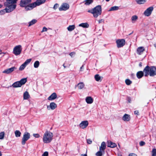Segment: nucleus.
Returning <instances> with one entry per match:
<instances>
[{
  "instance_id": "nucleus-58",
  "label": "nucleus",
  "mask_w": 156,
  "mask_h": 156,
  "mask_svg": "<svg viewBox=\"0 0 156 156\" xmlns=\"http://www.w3.org/2000/svg\"><path fill=\"white\" fill-rule=\"evenodd\" d=\"M131 99H129V102H130V101H131Z\"/></svg>"
},
{
  "instance_id": "nucleus-9",
  "label": "nucleus",
  "mask_w": 156,
  "mask_h": 156,
  "mask_svg": "<svg viewBox=\"0 0 156 156\" xmlns=\"http://www.w3.org/2000/svg\"><path fill=\"white\" fill-rule=\"evenodd\" d=\"M117 47L118 48H121L124 46L126 41L124 39H119L116 41Z\"/></svg>"
},
{
  "instance_id": "nucleus-41",
  "label": "nucleus",
  "mask_w": 156,
  "mask_h": 156,
  "mask_svg": "<svg viewBox=\"0 0 156 156\" xmlns=\"http://www.w3.org/2000/svg\"><path fill=\"white\" fill-rule=\"evenodd\" d=\"M140 145L141 146H143L145 144V143L143 141H141L139 143Z\"/></svg>"
},
{
  "instance_id": "nucleus-29",
  "label": "nucleus",
  "mask_w": 156,
  "mask_h": 156,
  "mask_svg": "<svg viewBox=\"0 0 156 156\" xmlns=\"http://www.w3.org/2000/svg\"><path fill=\"white\" fill-rule=\"evenodd\" d=\"M37 21L36 19H33L31 21H30L29 22V25L28 26L30 27V26L31 25H33V24L37 22Z\"/></svg>"
},
{
  "instance_id": "nucleus-60",
  "label": "nucleus",
  "mask_w": 156,
  "mask_h": 156,
  "mask_svg": "<svg viewBox=\"0 0 156 156\" xmlns=\"http://www.w3.org/2000/svg\"><path fill=\"white\" fill-rule=\"evenodd\" d=\"M107 2H108L110 0H105Z\"/></svg>"
},
{
  "instance_id": "nucleus-47",
  "label": "nucleus",
  "mask_w": 156,
  "mask_h": 156,
  "mask_svg": "<svg viewBox=\"0 0 156 156\" xmlns=\"http://www.w3.org/2000/svg\"><path fill=\"white\" fill-rule=\"evenodd\" d=\"M76 53L74 52H71L69 54V55L72 57L73 55H75Z\"/></svg>"
},
{
  "instance_id": "nucleus-37",
  "label": "nucleus",
  "mask_w": 156,
  "mask_h": 156,
  "mask_svg": "<svg viewBox=\"0 0 156 156\" xmlns=\"http://www.w3.org/2000/svg\"><path fill=\"white\" fill-rule=\"evenodd\" d=\"M138 19V16L136 15H134L132 17V21H135Z\"/></svg>"
},
{
  "instance_id": "nucleus-36",
  "label": "nucleus",
  "mask_w": 156,
  "mask_h": 156,
  "mask_svg": "<svg viewBox=\"0 0 156 156\" xmlns=\"http://www.w3.org/2000/svg\"><path fill=\"white\" fill-rule=\"evenodd\" d=\"M26 66L23 63L20 66L19 68V70H23L26 67Z\"/></svg>"
},
{
  "instance_id": "nucleus-18",
  "label": "nucleus",
  "mask_w": 156,
  "mask_h": 156,
  "mask_svg": "<svg viewBox=\"0 0 156 156\" xmlns=\"http://www.w3.org/2000/svg\"><path fill=\"white\" fill-rule=\"evenodd\" d=\"M117 145L116 144L112 142L111 141H108V145L107 146L108 147L111 148H114L116 147Z\"/></svg>"
},
{
  "instance_id": "nucleus-26",
  "label": "nucleus",
  "mask_w": 156,
  "mask_h": 156,
  "mask_svg": "<svg viewBox=\"0 0 156 156\" xmlns=\"http://www.w3.org/2000/svg\"><path fill=\"white\" fill-rule=\"evenodd\" d=\"M95 80L97 81H101L102 79H101V77L98 74H97L94 76Z\"/></svg>"
},
{
  "instance_id": "nucleus-7",
  "label": "nucleus",
  "mask_w": 156,
  "mask_h": 156,
  "mask_svg": "<svg viewBox=\"0 0 156 156\" xmlns=\"http://www.w3.org/2000/svg\"><path fill=\"white\" fill-rule=\"evenodd\" d=\"M21 45H18L16 46L13 48V53L16 55H20L22 49Z\"/></svg>"
},
{
  "instance_id": "nucleus-59",
  "label": "nucleus",
  "mask_w": 156,
  "mask_h": 156,
  "mask_svg": "<svg viewBox=\"0 0 156 156\" xmlns=\"http://www.w3.org/2000/svg\"><path fill=\"white\" fill-rule=\"evenodd\" d=\"M2 6V5L0 4V8H1Z\"/></svg>"
},
{
  "instance_id": "nucleus-13",
  "label": "nucleus",
  "mask_w": 156,
  "mask_h": 156,
  "mask_svg": "<svg viewBox=\"0 0 156 156\" xmlns=\"http://www.w3.org/2000/svg\"><path fill=\"white\" fill-rule=\"evenodd\" d=\"M88 124L89 123L87 121H83L80 124L79 126L80 128L84 129L88 126Z\"/></svg>"
},
{
  "instance_id": "nucleus-1",
  "label": "nucleus",
  "mask_w": 156,
  "mask_h": 156,
  "mask_svg": "<svg viewBox=\"0 0 156 156\" xmlns=\"http://www.w3.org/2000/svg\"><path fill=\"white\" fill-rule=\"evenodd\" d=\"M32 0H20L19 5L22 8H24L26 11L31 10L34 8L33 3H31Z\"/></svg>"
},
{
  "instance_id": "nucleus-10",
  "label": "nucleus",
  "mask_w": 156,
  "mask_h": 156,
  "mask_svg": "<svg viewBox=\"0 0 156 156\" xmlns=\"http://www.w3.org/2000/svg\"><path fill=\"white\" fill-rule=\"evenodd\" d=\"M69 8V5L66 3H63L61 6L59 8V11H66Z\"/></svg>"
},
{
  "instance_id": "nucleus-17",
  "label": "nucleus",
  "mask_w": 156,
  "mask_h": 156,
  "mask_svg": "<svg viewBox=\"0 0 156 156\" xmlns=\"http://www.w3.org/2000/svg\"><path fill=\"white\" fill-rule=\"evenodd\" d=\"M122 120L125 121H129L130 120V115L128 114H125L122 117Z\"/></svg>"
},
{
  "instance_id": "nucleus-27",
  "label": "nucleus",
  "mask_w": 156,
  "mask_h": 156,
  "mask_svg": "<svg viewBox=\"0 0 156 156\" xmlns=\"http://www.w3.org/2000/svg\"><path fill=\"white\" fill-rule=\"evenodd\" d=\"M79 26L80 27H82L83 28H88L89 27V25L87 23H81L79 25Z\"/></svg>"
},
{
  "instance_id": "nucleus-50",
  "label": "nucleus",
  "mask_w": 156,
  "mask_h": 156,
  "mask_svg": "<svg viewBox=\"0 0 156 156\" xmlns=\"http://www.w3.org/2000/svg\"><path fill=\"white\" fill-rule=\"evenodd\" d=\"M104 20L103 19H101L98 20V23H101L104 22Z\"/></svg>"
},
{
  "instance_id": "nucleus-2",
  "label": "nucleus",
  "mask_w": 156,
  "mask_h": 156,
  "mask_svg": "<svg viewBox=\"0 0 156 156\" xmlns=\"http://www.w3.org/2000/svg\"><path fill=\"white\" fill-rule=\"evenodd\" d=\"M144 72L145 76H147L148 75L151 76H154L156 75V67H150L147 65L144 69Z\"/></svg>"
},
{
  "instance_id": "nucleus-43",
  "label": "nucleus",
  "mask_w": 156,
  "mask_h": 156,
  "mask_svg": "<svg viewBox=\"0 0 156 156\" xmlns=\"http://www.w3.org/2000/svg\"><path fill=\"white\" fill-rule=\"evenodd\" d=\"M33 135L36 138H39L40 136L39 134L38 133L34 134Z\"/></svg>"
},
{
  "instance_id": "nucleus-44",
  "label": "nucleus",
  "mask_w": 156,
  "mask_h": 156,
  "mask_svg": "<svg viewBox=\"0 0 156 156\" xmlns=\"http://www.w3.org/2000/svg\"><path fill=\"white\" fill-rule=\"evenodd\" d=\"M47 28L45 27H43L42 30L41 31V32L42 33L44 32L47 31Z\"/></svg>"
},
{
  "instance_id": "nucleus-30",
  "label": "nucleus",
  "mask_w": 156,
  "mask_h": 156,
  "mask_svg": "<svg viewBox=\"0 0 156 156\" xmlns=\"http://www.w3.org/2000/svg\"><path fill=\"white\" fill-rule=\"evenodd\" d=\"M136 3L139 4H143L146 2V0H135Z\"/></svg>"
},
{
  "instance_id": "nucleus-22",
  "label": "nucleus",
  "mask_w": 156,
  "mask_h": 156,
  "mask_svg": "<svg viewBox=\"0 0 156 156\" xmlns=\"http://www.w3.org/2000/svg\"><path fill=\"white\" fill-rule=\"evenodd\" d=\"M85 84L83 82H80L78 83L76 86L79 89H82L84 87Z\"/></svg>"
},
{
  "instance_id": "nucleus-46",
  "label": "nucleus",
  "mask_w": 156,
  "mask_h": 156,
  "mask_svg": "<svg viewBox=\"0 0 156 156\" xmlns=\"http://www.w3.org/2000/svg\"><path fill=\"white\" fill-rule=\"evenodd\" d=\"M58 4H57V3H56V4H55V5H54V7H53V8L55 9H56L58 7Z\"/></svg>"
},
{
  "instance_id": "nucleus-16",
  "label": "nucleus",
  "mask_w": 156,
  "mask_h": 156,
  "mask_svg": "<svg viewBox=\"0 0 156 156\" xmlns=\"http://www.w3.org/2000/svg\"><path fill=\"white\" fill-rule=\"evenodd\" d=\"M145 49L144 47H139L137 49V53L138 55H141L145 51Z\"/></svg>"
},
{
  "instance_id": "nucleus-11",
  "label": "nucleus",
  "mask_w": 156,
  "mask_h": 156,
  "mask_svg": "<svg viewBox=\"0 0 156 156\" xmlns=\"http://www.w3.org/2000/svg\"><path fill=\"white\" fill-rule=\"evenodd\" d=\"M153 7H150L148 8L144 12V15L146 16H148L151 14L152 11L153 10Z\"/></svg>"
},
{
  "instance_id": "nucleus-25",
  "label": "nucleus",
  "mask_w": 156,
  "mask_h": 156,
  "mask_svg": "<svg viewBox=\"0 0 156 156\" xmlns=\"http://www.w3.org/2000/svg\"><path fill=\"white\" fill-rule=\"evenodd\" d=\"M27 78H23L21 79L20 81H19V82L20 83L21 86H22V85L24 84L26 82H27Z\"/></svg>"
},
{
  "instance_id": "nucleus-19",
  "label": "nucleus",
  "mask_w": 156,
  "mask_h": 156,
  "mask_svg": "<svg viewBox=\"0 0 156 156\" xmlns=\"http://www.w3.org/2000/svg\"><path fill=\"white\" fill-rule=\"evenodd\" d=\"M93 99L91 97H87L86 98V101L87 104H91L93 102Z\"/></svg>"
},
{
  "instance_id": "nucleus-15",
  "label": "nucleus",
  "mask_w": 156,
  "mask_h": 156,
  "mask_svg": "<svg viewBox=\"0 0 156 156\" xmlns=\"http://www.w3.org/2000/svg\"><path fill=\"white\" fill-rule=\"evenodd\" d=\"M57 97V96L56 93L54 92L48 98V100L52 101L56 98Z\"/></svg>"
},
{
  "instance_id": "nucleus-33",
  "label": "nucleus",
  "mask_w": 156,
  "mask_h": 156,
  "mask_svg": "<svg viewBox=\"0 0 156 156\" xmlns=\"http://www.w3.org/2000/svg\"><path fill=\"white\" fill-rule=\"evenodd\" d=\"M14 133L16 137H19L21 136V133L19 130H16L15 131Z\"/></svg>"
},
{
  "instance_id": "nucleus-54",
  "label": "nucleus",
  "mask_w": 156,
  "mask_h": 156,
  "mask_svg": "<svg viewBox=\"0 0 156 156\" xmlns=\"http://www.w3.org/2000/svg\"><path fill=\"white\" fill-rule=\"evenodd\" d=\"M83 155V156H87V154H83V155Z\"/></svg>"
},
{
  "instance_id": "nucleus-23",
  "label": "nucleus",
  "mask_w": 156,
  "mask_h": 156,
  "mask_svg": "<svg viewBox=\"0 0 156 156\" xmlns=\"http://www.w3.org/2000/svg\"><path fill=\"white\" fill-rule=\"evenodd\" d=\"M49 106L51 109L52 110L55 109L57 107V105L54 102L51 103Z\"/></svg>"
},
{
  "instance_id": "nucleus-48",
  "label": "nucleus",
  "mask_w": 156,
  "mask_h": 156,
  "mask_svg": "<svg viewBox=\"0 0 156 156\" xmlns=\"http://www.w3.org/2000/svg\"><path fill=\"white\" fill-rule=\"evenodd\" d=\"M134 113L135 115H139V113L138 111V110H136L134 112Z\"/></svg>"
},
{
  "instance_id": "nucleus-34",
  "label": "nucleus",
  "mask_w": 156,
  "mask_h": 156,
  "mask_svg": "<svg viewBox=\"0 0 156 156\" xmlns=\"http://www.w3.org/2000/svg\"><path fill=\"white\" fill-rule=\"evenodd\" d=\"M126 84L127 85H129L132 83V81L129 79H126L125 80Z\"/></svg>"
},
{
  "instance_id": "nucleus-12",
  "label": "nucleus",
  "mask_w": 156,
  "mask_h": 156,
  "mask_svg": "<svg viewBox=\"0 0 156 156\" xmlns=\"http://www.w3.org/2000/svg\"><path fill=\"white\" fill-rule=\"evenodd\" d=\"M16 69V68L15 66H13L11 68L7 69L2 72L3 73L8 74L12 73L14 70Z\"/></svg>"
},
{
  "instance_id": "nucleus-21",
  "label": "nucleus",
  "mask_w": 156,
  "mask_h": 156,
  "mask_svg": "<svg viewBox=\"0 0 156 156\" xmlns=\"http://www.w3.org/2000/svg\"><path fill=\"white\" fill-rule=\"evenodd\" d=\"M13 87L16 88L20 87L21 86L19 81H16L12 85Z\"/></svg>"
},
{
  "instance_id": "nucleus-55",
  "label": "nucleus",
  "mask_w": 156,
  "mask_h": 156,
  "mask_svg": "<svg viewBox=\"0 0 156 156\" xmlns=\"http://www.w3.org/2000/svg\"><path fill=\"white\" fill-rule=\"evenodd\" d=\"M2 53V51L0 49V55Z\"/></svg>"
},
{
  "instance_id": "nucleus-32",
  "label": "nucleus",
  "mask_w": 156,
  "mask_h": 156,
  "mask_svg": "<svg viewBox=\"0 0 156 156\" xmlns=\"http://www.w3.org/2000/svg\"><path fill=\"white\" fill-rule=\"evenodd\" d=\"M119 9V7L117 6H114L113 7H112L109 10H108L109 11H115Z\"/></svg>"
},
{
  "instance_id": "nucleus-24",
  "label": "nucleus",
  "mask_w": 156,
  "mask_h": 156,
  "mask_svg": "<svg viewBox=\"0 0 156 156\" xmlns=\"http://www.w3.org/2000/svg\"><path fill=\"white\" fill-rule=\"evenodd\" d=\"M30 95L27 91H25L23 94V99L27 100L30 98Z\"/></svg>"
},
{
  "instance_id": "nucleus-28",
  "label": "nucleus",
  "mask_w": 156,
  "mask_h": 156,
  "mask_svg": "<svg viewBox=\"0 0 156 156\" xmlns=\"http://www.w3.org/2000/svg\"><path fill=\"white\" fill-rule=\"evenodd\" d=\"M93 0H86L84 2H85L84 4L85 5H88L93 3Z\"/></svg>"
},
{
  "instance_id": "nucleus-49",
  "label": "nucleus",
  "mask_w": 156,
  "mask_h": 156,
  "mask_svg": "<svg viewBox=\"0 0 156 156\" xmlns=\"http://www.w3.org/2000/svg\"><path fill=\"white\" fill-rule=\"evenodd\" d=\"M128 156H137L134 153L129 154Z\"/></svg>"
},
{
  "instance_id": "nucleus-42",
  "label": "nucleus",
  "mask_w": 156,
  "mask_h": 156,
  "mask_svg": "<svg viewBox=\"0 0 156 156\" xmlns=\"http://www.w3.org/2000/svg\"><path fill=\"white\" fill-rule=\"evenodd\" d=\"M48 152L47 151H45L42 154V156H48Z\"/></svg>"
},
{
  "instance_id": "nucleus-56",
  "label": "nucleus",
  "mask_w": 156,
  "mask_h": 156,
  "mask_svg": "<svg viewBox=\"0 0 156 156\" xmlns=\"http://www.w3.org/2000/svg\"><path fill=\"white\" fill-rule=\"evenodd\" d=\"M2 154L1 153V151H0V156H2Z\"/></svg>"
},
{
  "instance_id": "nucleus-39",
  "label": "nucleus",
  "mask_w": 156,
  "mask_h": 156,
  "mask_svg": "<svg viewBox=\"0 0 156 156\" xmlns=\"http://www.w3.org/2000/svg\"><path fill=\"white\" fill-rule=\"evenodd\" d=\"M152 156H156V149H153L152 151Z\"/></svg>"
},
{
  "instance_id": "nucleus-52",
  "label": "nucleus",
  "mask_w": 156,
  "mask_h": 156,
  "mask_svg": "<svg viewBox=\"0 0 156 156\" xmlns=\"http://www.w3.org/2000/svg\"><path fill=\"white\" fill-rule=\"evenodd\" d=\"M139 66L140 67H141L142 66V63L141 62H140L139 64Z\"/></svg>"
},
{
  "instance_id": "nucleus-51",
  "label": "nucleus",
  "mask_w": 156,
  "mask_h": 156,
  "mask_svg": "<svg viewBox=\"0 0 156 156\" xmlns=\"http://www.w3.org/2000/svg\"><path fill=\"white\" fill-rule=\"evenodd\" d=\"M83 66L84 65H83L82 66H81L80 68V71H83Z\"/></svg>"
},
{
  "instance_id": "nucleus-35",
  "label": "nucleus",
  "mask_w": 156,
  "mask_h": 156,
  "mask_svg": "<svg viewBox=\"0 0 156 156\" xmlns=\"http://www.w3.org/2000/svg\"><path fill=\"white\" fill-rule=\"evenodd\" d=\"M40 64V62L39 61H36L34 64V67L35 68H37L38 67Z\"/></svg>"
},
{
  "instance_id": "nucleus-14",
  "label": "nucleus",
  "mask_w": 156,
  "mask_h": 156,
  "mask_svg": "<svg viewBox=\"0 0 156 156\" xmlns=\"http://www.w3.org/2000/svg\"><path fill=\"white\" fill-rule=\"evenodd\" d=\"M46 0H37L35 2H33L34 8L37 6H39L44 3Z\"/></svg>"
},
{
  "instance_id": "nucleus-40",
  "label": "nucleus",
  "mask_w": 156,
  "mask_h": 156,
  "mask_svg": "<svg viewBox=\"0 0 156 156\" xmlns=\"http://www.w3.org/2000/svg\"><path fill=\"white\" fill-rule=\"evenodd\" d=\"M5 133L4 132L0 133V139H2L4 138Z\"/></svg>"
},
{
  "instance_id": "nucleus-31",
  "label": "nucleus",
  "mask_w": 156,
  "mask_h": 156,
  "mask_svg": "<svg viewBox=\"0 0 156 156\" xmlns=\"http://www.w3.org/2000/svg\"><path fill=\"white\" fill-rule=\"evenodd\" d=\"M75 28V25H69L67 28L68 31H71L73 30Z\"/></svg>"
},
{
  "instance_id": "nucleus-20",
  "label": "nucleus",
  "mask_w": 156,
  "mask_h": 156,
  "mask_svg": "<svg viewBox=\"0 0 156 156\" xmlns=\"http://www.w3.org/2000/svg\"><path fill=\"white\" fill-rule=\"evenodd\" d=\"M144 71H139L136 74V76L137 78L138 79L141 78L144 75Z\"/></svg>"
},
{
  "instance_id": "nucleus-57",
  "label": "nucleus",
  "mask_w": 156,
  "mask_h": 156,
  "mask_svg": "<svg viewBox=\"0 0 156 156\" xmlns=\"http://www.w3.org/2000/svg\"><path fill=\"white\" fill-rule=\"evenodd\" d=\"M133 33V31L132 33H131L130 34H129V35H131V34H132Z\"/></svg>"
},
{
  "instance_id": "nucleus-45",
  "label": "nucleus",
  "mask_w": 156,
  "mask_h": 156,
  "mask_svg": "<svg viewBox=\"0 0 156 156\" xmlns=\"http://www.w3.org/2000/svg\"><path fill=\"white\" fill-rule=\"evenodd\" d=\"M87 142L89 144H90L92 143V141L90 139H88L87 140Z\"/></svg>"
},
{
  "instance_id": "nucleus-6",
  "label": "nucleus",
  "mask_w": 156,
  "mask_h": 156,
  "mask_svg": "<svg viewBox=\"0 0 156 156\" xmlns=\"http://www.w3.org/2000/svg\"><path fill=\"white\" fill-rule=\"evenodd\" d=\"M106 148L105 143L103 141L101 143V146L99 147V151L96 153V156H102L105 153V150Z\"/></svg>"
},
{
  "instance_id": "nucleus-4",
  "label": "nucleus",
  "mask_w": 156,
  "mask_h": 156,
  "mask_svg": "<svg viewBox=\"0 0 156 156\" xmlns=\"http://www.w3.org/2000/svg\"><path fill=\"white\" fill-rule=\"evenodd\" d=\"M87 12L93 14L94 17L97 18L102 13V8L101 5L96 6L94 8L88 10Z\"/></svg>"
},
{
  "instance_id": "nucleus-5",
  "label": "nucleus",
  "mask_w": 156,
  "mask_h": 156,
  "mask_svg": "<svg viewBox=\"0 0 156 156\" xmlns=\"http://www.w3.org/2000/svg\"><path fill=\"white\" fill-rule=\"evenodd\" d=\"M53 134L50 131H46L44 134L43 140L44 143H49L52 140Z\"/></svg>"
},
{
  "instance_id": "nucleus-53",
  "label": "nucleus",
  "mask_w": 156,
  "mask_h": 156,
  "mask_svg": "<svg viewBox=\"0 0 156 156\" xmlns=\"http://www.w3.org/2000/svg\"><path fill=\"white\" fill-rule=\"evenodd\" d=\"M63 66L64 68H66V66L65 65L64 63L63 65Z\"/></svg>"
},
{
  "instance_id": "nucleus-38",
  "label": "nucleus",
  "mask_w": 156,
  "mask_h": 156,
  "mask_svg": "<svg viewBox=\"0 0 156 156\" xmlns=\"http://www.w3.org/2000/svg\"><path fill=\"white\" fill-rule=\"evenodd\" d=\"M31 61V59L30 58L27 59L25 62L24 63L26 66H27L28 64L30 63Z\"/></svg>"
},
{
  "instance_id": "nucleus-3",
  "label": "nucleus",
  "mask_w": 156,
  "mask_h": 156,
  "mask_svg": "<svg viewBox=\"0 0 156 156\" xmlns=\"http://www.w3.org/2000/svg\"><path fill=\"white\" fill-rule=\"evenodd\" d=\"M4 5L6 7L4 9L0 11V13L1 15L5 14V12H10L15 9V5H11L7 1L4 2Z\"/></svg>"
},
{
  "instance_id": "nucleus-8",
  "label": "nucleus",
  "mask_w": 156,
  "mask_h": 156,
  "mask_svg": "<svg viewBox=\"0 0 156 156\" xmlns=\"http://www.w3.org/2000/svg\"><path fill=\"white\" fill-rule=\"evenodd\" d=\"M30 135L28 132H25L23 135L21 141V143L23 145H24L26 142L30 138Z\"/></svg>"
}]
</instances>
